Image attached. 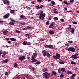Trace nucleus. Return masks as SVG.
<instances>
[{"label":"nucleus","instance_id":"26","mask_svg":"<svg viewBox=\"0 0 79 79\" xmlns=\"http://www.w3.org/2000/svg\"><path fill=\"white\" fill-rule=\"evenodd\" d=\"M17 66H18V64H17L16 63H15L14 64V68H16L17 67Z\"/></svg>","mask_w":79,"mask_h":79},{"label":"nucleus","instance_id":"57","mask_svg":"<svg viewBox=\"0 0 79 79\" xmlns=\"http://www.w3.org/2000/svg\"><path fill=\"white\" fill-rule=\"evenodd\" d=\"M6 40H9V38H6Z\"/></svg>","mask_w":79,"mask_h":79},{"label":"nucleus","instance_id":"36","mask_svg":"<svg viewBox=\"0 0 79 79\" xmlns=\"http://www.w3.org/2000/svg\"><path fill=\"white\" fill-rule=\"evenodd\" d=\"M49 21L48 20L47 22H46V25H48L49 24Z\"/></svg>","mask_w":79,"mask_h":79},{"label":"nucleus","instance_id":"55","mask_svg":"<svg viewBox=\"0 0 79 79\" xmlns=\"http://www.w3.org/2000/svg\"><path fill=\"white\" fill-rule=\"evenodd\" d=\"M78 54H74V56H78Z\"/></svg>","mask_w":79,"mask_h":79},{"label":"nucleus","instance_id":"17","mask_svg":"<svg viewBox=\"0 0 79 79\" xmlns=\"http://www.w3.org/2000/svg\"><path fill=\"white\" fill-rule=\"evenodd\" d=\"M49 33L50 34H54V33H55V32L52 31H49Z\"/></svg>","mask_w":79,"mask_h":79},{"label":"nucleus","instance_id":"4","mask_svg":"<svg viewBox=\"0 0 79 79\" xmlns=\"http://www.w3.org/2000/svg\"><path fill=\"white\" fill-rule=\"evenodd\" d=\"M26 59V57L24 56H20L19 57V60L20 61H22V60H24Z\"/></svg>","mask_w":79,"mask_h":79},{"label":"nucleus","instance_id":"5","mask_svg":"<svg viewBox=\"0 0 79 79\" xmlns=\"http://www.w3.org/2000/svg\"><path fill=\"white\" fill-rule=\"evenodd\" d=\"M10 21L13 22H10L9 23V24H10V25H11V26H14V25L15 24V23H16L15 20L10 19Z\"/></svg>","mask_w":79,"mask_h":79},{"label":"nucleus","instance_id":"56","mask_svg":"<svg viewBox=\"0 0 79 79\" xmlns=\"http://www.w3.org/2000/svg\"><path fill=\"white\" fill-rule=\"evenodd\" d=\"M35 68H32V71H34V70H35Z\"/></svg>","mask_w":79,"mask_h":79},{"label":"nucleus","instance_id":"2","mask_svg":"<svg viewBox=\"0 0 79 79\" xmlns=\"http://www.w3.org/2000/svg\"><path fill=\"white\" fill-rule=\"evenodd\" d=\"M56 56H53V58L54 59H56V60H58L60 57V54L58 53L56 54Z\"/></svg>","mask_w":79,"mask_h":79},{"label":"nucleus","instance_id":"51","mask_svg":"<svg viewBox=\"0 0 79 79\" xmlns=\"http://www.w3.org/2000/svg\"><path fill=\"white\" fill-rule=\"evenodd\" d=\"M44 6H43L42 5H41L40 6V8H42L44 7Z\"/></svg>","mask_w":79,"mask_h":79},{"label":"nucleus","instance_id":"6","mask_svg":"<svg viewBox=\"0 0 79 79\" xmlns=\"http://www.w3.org/2000/svg\"><path fill=\"white\" fill-rule=\"evenodd\" d=\"M68 51H71V52H75V48H69L68 49Z\"/></svg>","mask_w":79,"mask_h":79},{"label":"nucleus","instance_id":"62","mask_svg":"<svg viewBox=\"0 0 79 79\" xmlns=\"http://www.w3.org/2000/svg\"><path fill=\"white\" fill-rule=\"evenodd\" d=\"M30 57H29V56H28V57H27V59H28V60H29V59H30Z\"/></svg>","mask_w":79,"mask_h":79},{"label":"nucleus","instance_id":"58","mask_svg":"<svg viewBox=\"0 0 79 79\" xmlns=\"http://www.w3.org/2000/svg\"><path fill=\"white\" fill-rule=\"evenodd\" d=\"M7 43H8V44H11V41H8V42H7Z\"/></svg>","mask_w":79,"mask_h":79},{"label":"nucleus","instance_id":"15","mask_svg":"<svg viewBox=\"0 0 79 79\" xmlns=\"http://www.w3.org/2000/svg\"><path fill=\"white\" fill-rule=\"evenodd\" d=\"M75 76H76V74H72V77H71V79H74V77H75Z\"/></svg>","mask_w":79,"mask_h":79},{"label":"nucleus","instance_id":"43","mask_svg":"<svg viewBox=\"0 0 79 79\" xmlns=\"http://www.w3.org/2000/svg\"><path fill=\"white\" fill-rule=\"evenodd\" d=\"M6 2L7 4H8V5L10 4V1H8V0L6 1Z\"/></svg>","mask_w":79,"mask_h":79},{"label":"nucleus","instance_id":"27","mask_svg":"<svg viewBox=\"0 0 79 79\" xmlns=\"http://www.w3.org/2000/svg\"><path fill=\"white\" fill-rule=\"evenodd\" d=\"M23 45H27V42H26L25 41H24L23 42Z\"/></svg>","mask_w":79,"mask_h":79},{"label":"nucleus","instance_id":"13","mask_svg":"<svg viewBox=\"0 0 79 79\" xmlns=\"http://www.w3.org/2000/svg\"><path fill=\"white\" fill-rule=\"evenodd\" d=\"M39 18L42 20H44L45 19V18L44 17L40 15L39 16Z\"/></svg>","mask_w":79,"mask_h":79},{"label":"nucleus","instance_id":"12","mask_svg":"<svg viewBox=\"0 0 79 79\" xmlns=\"http://www.w3.org/2000/svg\"><path fill=\"white\" fill-rule=\"evenodd\" d=\"M8 32V31H7V30H5V31H4L3 32V33L4 34V35H6V34H7V33Z\"/></svg>","mask_w":79,"mask_h":79},{"label":"nucleus","instance_id":"37","mask_svg":"<svg viewBox=\"0 0 79 79\" xmlns=\"http://www.w3.org/2000/svg\"><path fill=\"white\" fill-rule=\"evenodd\" d=\"M2 53L3 55H5L6 54V51L2 52Z\"/></svg>","mask_w":79,"mask_h":79},{"label":"nucleus","instance_id":"18","mask_svg":"<svg viewBox=\"0 0 79 79\" xmlns=\"http://www.w3.org/2000/svg\"><path fill=\"white\" fill-rule=\"evenodd\" d=\"M47 56L48 58H50L51 56V55H50V53H48L47 54Z\"/></svg>","mask_w":79,"mask_h":79},{"label":"nucleus","instance_id":"64","mask_svg":"<svg viewBox=\"0 0 79 79\" xmlns=\"http://www.w3.org/2000/svg\"><path fill=\"white\" fill-rule=\"evenodd\" d=\"M5 75H8V72H6L5 73Z\"/></svg>","mask_w":79,"mask_h":79},{"label":"nucleus","instance_id":"7","mask_svg":"<svg viewBox=\"0 0 79 79\" xmlns=\"http://www.w3.org/2000/svg\"><path fill=\"white\" fill-rule=\"evenodd\" d=\"M42 53L43 54L44 56H46L47 53V51L45 50H43L42 52Z\"/></svg>","mask_w":79,"mask_h":79},{"label":"nucleus","instance_id":"52","mask_svg":"<svg viewBox=\"0 0 79 79\" xmlns=\"http://www.w3.org/2000/svg\"><path fill=\"white\" fill-rule=\"evenodd\" d=\"M40 41H44L45 40V39H41L40 40Z\"/></svg>","mask_w":79,"mask_h":79},{"label":"nucleus","instance_id":"50","mask_svg":"<svg viewBox=\"0 0 79 79\" xmlns=\"http://www.w3.org/2000/svg\"><path fill=\"white\" fill-rule=\"evenodd\" d=\"M55 2L54 1H53L52 2V5H55Z\"/></svg>","mask_w":79,"mask_h":79},{"label":"nucleus","instance_id":"25","mask_svg":"<svg viewBox=\"0 0 79 79\" xmlns=\"http://www.w3.org/2000/svg\"><path fill=\"white\" fill-rule=\"evenodd\" d=\"M27 45L30 46L31 45V43L30 42H27Z\"/></svg>","mask_w":79,"mask_h":79},{"label":"nucleus","instance_id":"11","mask_svg":"<svg viewBox=\"0 0 79 79\" xmlns=\"http://www.w3.org/2000/svg\"><path fill=\"white\" fill-rule=\"evenodd\" d=\"M48 69L47 68L44 69L42 70V71L43 72H48Z\"/></svg>","mask_w":79,"mask_h":79},{"label":"nucleus","instance_id":"54","mask_svg":"<svg viewBox=\"0 0 79 79\" xmlns=\"http://www.w3.org/2000/svg\"><path fill=\"white\" fill-rule=\"evenodd\" d=\"M37 2H42V0H37Z\"/></svg>","mask_w":79,"mask_h":79},{"label":"nucleus","instance_id":"28","mask_svg":"<svg viewBox=\"0 0 79 79\" xmlns=\"http://www.w3.org/2000/svg\"><path fill=\"white\" fill-rule=\"evenodd\" d=\"M15 32L16 33H21V31L18 30H15Z\"/></svg>","mask_w":79,"mask_h":79},{"label":"nucleus","instance_id":"21","mask_svg":"<svg viewBox=\"0 0 79 79\" xmlns=\"http://www.w3.org/2000/svg\"><path fill=\"white\" fill-rule=\"evenodd\" d=\"M63 3L64 4H66L67 5H68L69 4V3H68L67 2L64 1Z\"/></svg>","mask_w":79,"mask_h":79},{"label":"nucleus","instance_id":"41","mask_svg":"<svg viewBox=\"0 0 79 79\" xmlns=\"http://www.w3.org/2000/svg\"><path fill=\"white\" fill-rule=\"evenodd\" d=\"M32 27H29V26H27V28L28 29H31V28Z\"/></svg>","mask_w":79,"mask_h":79},{"label":"nucleus","instance_id":"60","mask_svg":"<svg viewBox=\"0 0 79 79\" xmlns=\"http://www.w3.org/2000/svg\"><path fill=\"white\" fill-rule=\"evenodd\" d=\"M36 77H40V76L39 75H37L36 76Z\"/></svg>","mask_w":79,"mask_h":79},{"label":"nucleus","instance_id":"32","mask_svg":"<svg viewBox=\"0 0 79 79\" xmlns=\"http://www.w3.org/2000/svg\"><path fill=\"white\" fill-rule=\"evenodd\" d=\"M36 64H40V62H37L35 63Z\"/></svg>","mask_w":79,"mask_h":79},{"label":"nucleus","instance_id":"8","mask_svg":"<svg viewBox=\"0 0 79 79\" xmlns=\"http://www.w3.org/2000/svg\"><path fill=\"white\" fill-rule=\"evenodd\" d=\"M9 16H10V13H8L6 15H4L3 18L5 19H6V18H8Z\"/></svg>","mask_w":79,"mask_h":79},{"label":"nucleus","instance_id":"44","mask_svg":"<svg viewBox=\"0 0 79 79\" xmlns=\"http://www.w3.org/2000/svg\"><path fill=\"white\" fill-rule=\"evenodd\" d=\"M69 2L70 3H73V2H74V0H70Z\"/></svg>","mask_w":79,"mask_h":79},{"label":"nucleus","instance_id":"24","mask_svg":"<svg viewBox=\"0 0 79 79\" xmlns=\"http://www.w3.org/2000/svg\"><path fill=\"white\" fill-rule=\"evenodd\" d=\"M53 26V23H52V24H51L49 26V28H53V27H51V26Z\"/></svg>","mask_w":79,"mask_h":79},{"label":"nucleus","instance_id":"1","mask_svg":"<svg viewBox=\"0 0 79 79\" xmlns=\"http://www.w3.org/2000/svg\"><path fill=\"white\" fill-rule=\"evenodd\" d=\"M43 77L46 79H48L50 77V73L47 74V73L45 72L43 73Z\"/></svg>","mask_w":79,"mask_h":79},{"label":"nucleus","instance_id":"14","mask_svg":"<svg viewBox=\"0 0 79 79\" xmlns=\"http://www.w3.org/2000/svg\"><path fill=\"white\" fill-rule=\"evenodd\" d=\"M10 40H11V41H16V40L14 38H10Z\"/></svg>","mask_w":79,"mask_h":79},{"label":"nucleus","instance_id":"59","mask_svg":"<svg viewBox=\"0 0 79 79\" xmlns=\"http://www.w3.org/2000/svg\"><path fill=\"white\" fill-rule=\"evenodd\" d=\"M11 13H14V12H15V11H14V10H11Z\"/></svg>","mask_w":79,"mask_h":79},{"label":"nucleus","instance_id":"31","mask_svg":"<svg viewBox=\"0 0 79 79\" xmlns=\"http://www.w3.org/2000/svg\"><path fill=\"white\" fill-rule=\"evenodd\" d=\"M71 64H76V62H74V61H72L71 62Z\"/></svg>","mask_w":79,"mask_h":79},{"label":"nucleus","instance_id":"38","mask_svg":"<svg viewBox=\"0 0 79 79\" xmlns=\"http://www.w3.org/2000/svg\"><path fill=\"white\" fill-rule=\"evenodd\" d=\"M64 77V75H63V73H61L60 74V77Z\"/></svg>","mask_w":79,"mask_h":79},{"label":"nucleus","instance_id":"53","mask_svg":"<svg viewBox=\"0 0 79 79\" xmlns=\"http://www.w3.org/2000/svg\"><path fill=\"white\" fill-rule=\"evenodd\" d=\"M45 47H46V48H49V45H46L45 46Z\"/></svg>","mask_w":79,"mask_h":79},{"label":"nucleus","instance_id":"42","mask_svg":"<svg viewBox=\"0 0 79 79\" xmlns=\"http://www.w3.org/2000/svg\"><path fill=\"white\" fill-rule=\"evenodd\" d=\"M33 55H34V56H37V53H33Z\"/></svg>","mask_w":79,"mask_h":79},{"label":"nucleus","instance_id":"61","mask_svg":"<svg viewBox=\"0 0 79 79\" xmlns=\"http://www.w3.org/2000/svg\"><path fill=\"white\" fill-rule=\"evenodd\" d=\"M31 3L32 4H35V3H34V1H33L31 2Z\"/></svg>","mask_w":79,"mask_h":79},{"label":"nucleus","instance_id":"47","mask_svg":"<svg viewBox=\"0 0 79 79\" xmlns=\"http://www.w3.org/2000/svg\"><path fill=\"white\" fill-rule=\"evenodd\" d=\"M31 9V7H28L27 8V10H30Z\"/></svg>","mask_w":79,"mask_h":79},{"label":"nucleus","instance_id":"22","mask_svg":"<svg viewBox=\"0 0 79 79\" xmlns=\"http://www.w3.org/2000/svg\"><path fill=\"white\" fill-rule=\"evenodd\" d=\"M52 75H56V73L55 71H52Z\"/></svg>","mask_w":79,"mask_h":79},{"label":"nucleus","instance_id":"49","mask_svg":"<svg viewBox=\"0 0 79 79\" xmlns=\"http://www.w3.org/2000/svg\"><path fill=\"white\" fill-rule=\"evenodd\" d=\"M68 42V43H73V41H69Z\"/></svg>","mask_w":79,"mask_h":79},{"label":"nucleus","instance_id":"9","mask_svg":"<svg viewBox=\"0 0 79 79\" xmlns=\"http://www.w3.org/2000/svg\"><path fill=\"white\" fill-rule=\"evenodd\" d=\"M9 60L8 59H6L4 60H3L2 61V63H7L8 62Z\"/></svg>","mask_w":79,"mask_h":79},{"label":"nucleus","instance_id":"48","mask_svg":"<svg viewBox=\"0 0 79 79\" xmlns=\"http://www.w3.org/2000/svg\"><path fill=\"white\" fill-rule=\"evenodd\" d=\"M58 73L59 74H60V73H61V70H60V69H58Z\"/></svg>","mask_w":79,"mask_h":79},{"label":"nucleus","instance_id":"10","mask_svg":"<svg viewBox=\"0 0 79 79\" xmlns=\"http://www.w3.org/2000/svg\"><path fill=\"white\" fill-rule=\"evenodd\" d=\"M71 57L72 58H74V59H77V58H78V57L74 56V55H72L71 56Z\"/></svg>","mask_w":79,"mask_h":79},{"label":"nucleus","instance_id":"40","mask_svg":"<svg viewBox=\"0 0 79 79\" xmlns=\"http://www.w3.org/2000/svg\"><path fill=\"white\" fill-rule=\"evenodd\" d=\"M53 47V46H52V45L51 44H50L49 45V48H51V47Z\"/></svg>","mask_w":79,"mask_h":79},{"label":"nucleus","instance_id":"19","mask_svg":"<svg viewBox=\"0 0 79 79\" xmlns=\"http://www.w3.org/2000/svg\"><path fill=\"white\" fill-rule=\"evenodd\" d=\"M65 70L66 69L64 68H62L61 69V71L62 72H64V71H65Z\"/></svg>","mask_w":79,"mask_h":79},{"label":"nucleus","instance_id":"23","mask_svg":"<svg viewBox=\"0 0 79 79\" xmlns=\"http://www.w3.org/2000/svg\"><path fill=\"white\" fill-rule=\"evenodd\" d=\"M74 31H75V30H74V28H73L71 31V33H74Z\"/></svg>","mask_w":79,"mask_h":79},{"label":"nucleus","instance_id":"30","mask_svg":"<svg viewBox=\"0 0 79 79\" xmlns=\"http://www.w3.org/2000/svg\"><path fill=\"white\" fill-rule=\"evenodd\" d=\"M59 63L61 64H64V62L60 61L59 62Z\"/></svg>","mask_w":79,"mask_h":79},{"label":"nucleus","instance_id":"34","mask_svg":"<svg viewBox=\"0 0 79 79\" xmlns=\"http://www.w3.org/2000/svg\"><path fill=\"white\" fill-rule=\"evenodd\" d=\"M54 13H55L56 14H58V12L56 10L54 11Z\"/></svg>","mask_w":79,"mask_h":79},{"label":"nucleus","instance_id":"20","mask_svg":"<svg viewBox=\"0 0 79 79\" xmlns=\"http://www.w3.org/2000/svg\"><path fill=\"white\" fill-rule=\"evenodd\" d=\"M40 16H42L43 17H45V13L42 14H40Z\"/></svg>","mask_w":79,"mask_h":79},{"label":"nucleus","instance_id":"45","mask_svg":"<svg viewBox=\"0 0 79 79\" xmlns=\"http://www.w3.org/2000/svg\"><path fill=\"white\" fill-rule=\"evenodd\" d=\"M25 36H30V35H29V34H25Z\"/></svg>","mask_w":79,"mask_h":79},{"label":"nucleus","instance_id":"46","mask_svg":"<svg viewBox=\"0 0 79 79\" xmlns=\"http://www.w3.org/2000/svg\"><path fill=\"white\" fill-rule=\"evenodd\" d=\"M60 21H62V22H64V19H60Z\"/></svg>","mask_w":79,"mask_h":79},{"label":"nucleus","instance_id":"29","mask_svg":"<svg viewBox=\"0 0 79 79\" xmlns=\"http://www.w3.org/2000/svg\"><path fill=\"white\" fill-rule=\"evenodd\" d=\"M25 16H24V15H21L20 16V18H22V19H24V18Z\"/></svg>","mask_w":79,"mask_h":79},{"label":"nucleus","instance_id":"35","mask_svg":"<svg viewBox=\"0 0 79 79\" xmlns=\"http://www.w3.org/2000/svg\"><path fill=\"white\" fill-rule=\"evenodd\" d=\"M54 19H55L56 20H57L58 19V17H54Z\"/></svg>","mask_w":79,"mask_h":79},{"label":"nucleus","instance_id":"33","mask_svg":"<svg viewBox=\"0 0 79 79\" xmlns=\"http://www.w3.org/2000/svg\"><path fill=\"white\" fill-rule=\"evenodd\" d=\"M67 73L68 74H72V73L71 72V71H68L67 72Z\"/></svg>","mask_w":79,"mask_h":79},{"label":"nucleus","instance_id":"3","mask_svg":"<svg viewBox=\"0 0 79 79\" xmlns=\"http://www.w3.org/2000/svg\"><path fill=\"white\" fill-rule=\"evenodd\" d=\"M31 63H34L36 61V60H35V56H32L31 57Z\"/></svg>","mask_w":79,"mask_h":79},{"label":"nucleus","instance_id":"39","mask_svg":"<svg viewBox=\"0 0 79 79\" xmlns=\"http://www.w3.org/2000/svg\"><path fill=\"white\" fill-rule=\"evenodd\" d=\"M73 23L74 24H77V22H73Z\"/></svg>","mask_w":79,"mask_h":79},{"label":"nucleus","instance_id":"16","mask_svg":"<svg viewBox=\"0 0 79 79\" xmlns=\"http://www.w3.org/2000/svg\"><path fill=\"white\" fill-rule=\"evenodd\" d=\"M35 8H36V9H37V10H39V9H40L39 5L35 6Z\"/></svg>","mask_w":79,"mask_h":79},{"label":"nucleus","instance_id":"63","mask_svg":"<svg viewBox=\"0 0 79 79\" xmlns=\"http://www.w3.org/2000/svg\"><path fill=\"white\" fill-rule=\"evenodd\" d=\"M16 78L17 79H19V77L18 76Z\"/></svg>","mask_w":79,"mask_h":79}]
</instances>
